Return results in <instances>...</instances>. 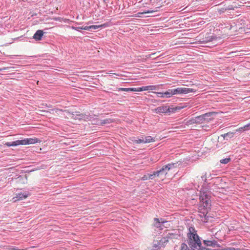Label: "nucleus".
<instances>
[{
	"instance_id": "1",
	"label": "nucleus",
	"mask_w": 250,
	"mask_h": 250,
	"mask_svg": "<svg viewBox=\"0 0 250 250\" xmlns=\"http://www.w3.org/2000/svg\"><path fill=\"white\" fill-rule=\"evenodd\" d=\"M211 206L210 196H209L204 190L200 191V204L199 206V213L200 217L205 218L208 212V209Z\"/></svg>"
},
{
	"instance_id": "2",
	"label": "nucleus",
	"mask_w": 250,
	"mask_h": 250,
	"mask_svg": "<svg viewBox=\"0 0 250 250\" xmlns=\"http://www.w3.org/2000/svg\"><path fill=\"white\" fill-rule=\"evenodd\" d=\"M191 231H193V233H190L189 236V245L194 250H222V249H212L203 247L197 231L193 229H191Z\"/></svg>"
},
{
	"instance_id": "3",
	"label": "nucleus",
	"mask_w": 250,
	"mask_h": 250,
	"mask_svg": "<svg viewBox=\"0 0 250 250\" xmlns=\"http://www.w3.org/2000/svg\"><path fill=\"white\" fill-rule=\"evenodd\" d=\"M178 167V163H171L167 164L164 166L159 170L156 171L158 176L160 175H164L166 177L168 171L176 168Z\"/></svg>"
},
{
	"instance_id": "4",
	"label": "nucleus",
	"mask_w": 250,
	"mask_h": 250,
	"mask_svg": "<svg viewBox=\"0 0 250 250\" xmlns=\"http://www.w3.org/2000/svg\"><path fill=\"white\" fill-rule=\"evenodd\" d=\"M173 95H184L190 92H195L196 90L193 88L187 87H177L171 89Z\"/></svg>"
},
{
	"instance_id": "5",
	"label": "nucleus",
	"mask_w": 250,
	"mask_h": 250,
	"mask_svg": "<svg viewBox=\"0 0 250 250\" xmlns=\"http://www.w3.org/2000/svg\"><path fill=\"white\" fill-rule=\"evenodd\" d=\"M191 229H193L194 230H195V228L194 227H189V228L188 229V235H187L188 243L190 248H189L186 244L183 243L181 244V246H180V249L179 250H194L193 249H192L191 247L189 245L190 239H189V236L190 233H191L192 232L193 233V231H191Z\"/></svg>"
},
{
	"instance_id": "6",
	"label": "nucleus",
	"mask_w": 250,
	"mask_h": 250,
	"mask_svg": "<svg viewBox=\"0 0 250 250\" xmlns=\"http://www.w3.org/2000/svg\"><path fill=\"white\" fill-rule=\"evenodd\" d=\"M154 221V226L157 228H159L160 229H162L163 227H166L165 224L167 223V221H165L163 218L159 219L155 218Z\"/></svg>"
},
{
	"instance_id": "7",
	"label": "nucleus",
	"mask_w": 250,
	"mask_h": 250,
	"mask_svg": "<svg viewBox=\"0 0 250 250\" xmlns=\"http://www.w3.org/2000/svg\"><path fill=\"white\" fill-rule=\"evenodd\" d=\"M203 244L204 247H220V246L218 244L217 241L214 239H210V240H204Z\"/></svg>"
},
{
	"instance_id": "8",
	"label": "nucleus",
	"mask_w": 250,
	"mask_h": 250,
	"mask_svg": "<svg viewBox=\"0 0 250 250\" xmlns=\"http://www.w3.org/2000/svg\"><path fill=\"white\" fill-rule=\"evenodd\" d=\"M72 118L75 120H86L88 119V116L85 114L80 113L79 112H75L72 113Z\"/></svg>"
},
{
	"instance_id": "9",
	"label": "nucleus",
	"mask_w": 250,
	"mask_h": 250,
	"mask_svg": "<svg viewBox=\"0 0 250 250\" xmlns=\"http://www.w3.org/2000/svg\"><path fill=\"white\" fill-rule=\"evenodd\" d=\"M39 140L37 138H26L21 140L22 145L34 144L38 143Z\"/></svg>"
},
{
	"instance_id": "10",
	"label": "nucleus",
	"mask_w": 250,
	"mask_h": 250,
	"mask_svg": "<svg viewBox=\"0 0 250 250\" xmlns=\"http://www.w3.org/2000/svg\"><path fill=\"white\" fill-rule=\"evenodd\" d=\"M217 114L215 112H209L203 114V115H206L204 118H205V122H209L213 119L214 116Z\"/></svg>"
},
{
	"instance_id": "11",
	"label": "nucleus",
	"mask_w": 250,
	"mask_h": 250,
	"mask_svg": "<svg viewBox=\"0 0 250 250\" xmlns=\"http://www.w3.org/2000/svg\"><path fill=\"white\" fill-rule=\"evenodd\" d=\"M217 39V37L213 35H208L206 36L205 38L202 39V41H200V42L203 43H208L210 42H212Z\"/></svg>"
},
{
	"instance_id": "12",
	"label": "nucleus",
	"mask_w": 250,
	"mask_h": 250,
	"mask_svg": "<svg viewBox=\"0 0 250 250\" xmlns=\"http://www.w3.org/2000/svg\"><path fill=\"white\" fill-rule=\"evenodd\" d=\"M155 177H158L157 171H154L152 174H147L144 175L141 179L143 181L147 180L148 179H153Z\"/></svg>"
},
{
	"instance_id": "13",
	"label": "nucleus",
	"mask_w": 250,
	"mask_h": 250,
	"mask_svg": "<svg viewBox=\"0 0 250 250\" xmlns=\"http://www.w3.org/2000/svg\"><path fill=\"white\" fill-rule=\"evenodd\" d=\"M169 110V106H161L157 107L155 109L156 113H167V111Z\"/></svg>"
},
{
	"instance_id": "14",
	"label": "nucleus",
	"mask_w": 250,
	"mask_h": 250,
	"mask_svg": "<svg viewBox=\"0 0 250 250\" xmlns=\"http://www.w3.org/2000/svg\"><path fill=\"white\" fill-rule=\"evenodd\" d=\"M206 115H203V114L200 116H198L197 117H195L194 119L192 120V122L193 123L196 124H201L205 122V118H204L205 117H206Z\"/></svg>"
},
{
	"instance_id": "15",
	"label": "nucleus",
	"mask_w": 250,
	"mask_h": 250,
	"mask_svg": "<svg viewBox=\"0 0 250 250\" xmlns=\"http://www.w3.org/2000/svg\"><path fill=\"white\" fill-rule=\"evenodd\" d=\"M43 35V32L42 30H37L33 36V39L36 41H40Z\"/></svg>"
},
{
	"instance_id": "16",
	"label": "nucleus",
	"mask_w": 250,
	"mask_h": 250,
	"mask_svg": "<svg viewBox=\"0 0 250 250\" xmlns=\"http://www.w3.org/2000/svg\"><path fill=\"white\" fill-rule=\"evenodd\" d=\"M5 145L7 146H17L19 145H22L21 140H18L15 141H13L12 142H7Z\"/></svg>"
},
{
	"instance_id": "17",
	"label": "nucleus",
	"mask_w": 250,
	"mask_h": 250,
	"mask_svg": "<svg viewBox=\"0 0 250 250\" xmlns=\"http://www.w3.org/2000/svg\"><path fill=\"white\" fill-rule=\"evenodd\" d=\"M29 195V193L24 192H20L18 193L16 195V198L18 199V200H22L26 198Z\"/></svg>"
},
{
	"instance_id": "18",
	"label": "nucleus",
	"mask_w": 250,
	"mask_h": 250,
	"mask_svg": "<svg viewBox=\"0 0 250 250\" xmlns=\"http://www.w3.org/2000/svg\"><path fill=\"white\" fill-rule=\"evenodd\" d=\"M113 122V120L111 119H105L104 120H101L97 124L98 125H103L105 124H108Z\"/></svg>"
},
{
	"instance_id": "19",
	"label": "nucleus",
	"mask_w": 250,
	"mask_h": 250,
	"mask_svg": "<svg viewBox=\"0 0 250 250\" xmlns=\"http://www.w3.org/2000/svg\"><path fill=\"white\" fill-rule=\"evenodd\" d=\"M161 85H162L161 84ZM160 86V85H147L145 86V89H146V91H153L156 90L158 89V87Z\"/></svg>"
},
{
	"instance_id": "20",
	"label": "nucleus",
	"mask_w": 250,
	"mask_h": 250,
	"mask_svg": "<svg viewBox=\"0 0 250 250\" xmlns=\"http://www.w3.org/2000/svg\"><path fill=\"white\" fill-rule=\"evenodd\" d=\"M235 134H236V132H229L224 134L221 135V136L223 137L224 139L228 140V138H231L232 137H233V135Z\"/></svg>"
},
{
	"instance_id": "21",
	"label": "nucleus",
	"mask_w": 250,
	"mask_h": 250,
	"mask_svg": "<svg viewBox=\"0 0 250 250\" xmlns=\"http://www.w3.org/2000/svg\"><path fill=\"white\" fill-rule=\"evenodd\" d=\"M168 241V239L167 238L163 237L159 241L157 242L160 247H165V243Z\"/></svg>"
},
{
	"instance_id": "22",
	"label": "nucleus",
	"mask_w": 250,
	"mask_h": 250,
	"mask_svg": "<svg viewBox=\"0 0 250 250\" xmlns=\"http://www.w3.org/2000/svg\"><path fill=\"white\" fill-rule=\"evenodd\" d=\"M173 93L171 89H168L167 91L165 92V98H170L173 96Z\"/></svg>"
},
{
	"instance_id": "23",
	"label": "nucleus",
	"mask_w": 250,
	"mask_h": 250,
	"mask_svg": "<svg viewBox=\"0 0 250 250\" xmlns=\"http://www.w3.org/2000/svg\"><path fill=\"white\" fill-rule=\"evenodd\" d=\"M155 141V138H152L150 136H148L145 137L144 140L145 143H149L150 142H153Z\"/></svg>"
},
{
	"instance_id": "24",
	"label": "nucleus",
	"mask_w": 250,
	"mask_h": 250,
	"mask_svg": "<svg viewBox=\"0 0 250 250\" xmlns=\"http://www.w3.org/2000/svg\"><path fill=\"white\" fill-rule=\"evenodd\" d=\"M104 26V24L99 25H90L91 31H92L94 30H96L99 28L103 27Z\"/></svg>"
},
{
	"instance_id": "25",
	"label": "nucleus",
	"mask_w": 250,
	"mask_h": 250,
	"mask_svg": "<svg viewBox=\"0 0 250 250\" xmlns=\"http://www.w3.org/2000/svg\"><path fill=\"white\" fill-rule=\"evenodd\" d=\"M145 86H143L140 87L133 88V90H132V91L140 92L143 91H146V89H145Z\"/></svg>"
},
{
	"instance_id": "26",
	"label": "nucleus",
	"mask_w": 250,
	"mask_h": 250,
	"mask_svg": "<svg viewBox=\"0 0 250 250\" xmlns=\"http://www.w3.org/2000/svg\"><path fill=\"white\" fill-rule=\"evenodd\" d=\"M230 161V158H226L225 159H223L220 160V162L221 164H227L229 163Z\"/></svg>"
},
{
	"instance_id": "27",
	"label": "nucleus",
	"mask_w": 250,
	"mask_h": 250,
	"mask_svg": "<svg viewBox=\"0 0 250 250\" xmlns=\"http://www.w3.org/2000/svg\"><path fill=\"white\" fill-rule=\"evenodd\" d=\"M132 90H133V88H119L118 89V91L129 92L132 91Z\"/></svg>"
},
{
	"instance_id": "28",
	"label": "nucleus",
	"mask_w": 250,
	"mask_h": 250,
	"mask_svg": "<svg viewBox=\"0 0 250 250\" xmlns=\"http://www.w3.org/2000/svg\"><path fill=\"white\" fill-rule=\"evenodd\" d=\"M132 141L133 142V143H135V144L145 143L144 139H139L138 140H136V139L132 140Z\"/></svg>"
},
{
	"instance_id": "29",
	"label": "nucleus",
	"mask_w": 250,
	"mask_h": 250,
	"mask_svg": "<svg viewBox=\"0 0 250 250\" xmlns=\"http://www.w3.org/2000/svg\"><path fill=\"white\" fill-rule=\"evenodd\" d=\"M155 93L157 95V96L159 98H165V92H155Z\"/></svg>"
},
{
	"instance_id": "30",
	"label": "nucleus",
	"mask_w": 250,
	"mask_h": 250,
	"mask_svg": "<svg viewBox=\"0 0 250 250\" xmlns=\"http://www.w3.org/2000/svg\"><path fill=\"white\" fill-rule=\"evenodd\" d=\"M71 28L73 30L79 31V32H81V30H82V27H80V26L76 27V26H71Z\"/></svg>"
},
{
	"instance_id": "31",
	"label": "nucleus",
	"mask_w": 250,
	"mask_h": 250,
	"mask_svg": "<svg viewBox=\"0 0 250 250\" xmlns=\"http://www.w3.org/2000/svg\"><path fill=\"white\" fill-rule=\"evenodd\" d=\"M201 178H202V180H203L204 181L205 183H207V173H205L204 175H203L201 176Z\"/></svg>"
},
{
	"instance_id": "32",
	"label": "nucleus",
	"mask_w": 250,
	"mask_h": 250,
	"mask_svg": "<svg viewBox=\"0 0 250 250\" xmlns=\"http://www.w3.org/2000/svg\"><path fill=\"white\" fill-rule=\"evenodd\" d=\"M153 248L154 250H158L160 248V246H159L158 242L157 243L154 242L153 245Z\"/></svg>"
},
{
	"instance_id": "33",
	"label": "nucleus",
	"mask_w": 250,
	"mask_h": 250,
	"mask_svg": "<svg viewBox=\"0 0 250 250\" xmlns=\"http://www.w3.org/2000/svg\"><path fill=\"white\" fill-rule=\"evenodd\" d=\"M222 250H242L239 248L235 249L234 248L230 247V248H225V249H222Z\"/></svg>"
},
{
	"instance_id": "34",
	"label": "nucleus",
	"mask_w": 250,
	"mask_h": 250,
	"mask_svg": "<svg viewBox=\"0 0 250 250\" xmlns=\"http://www.w3.org/2000/svg\"><path fill=\"white\" fill-rule=\"evenodd\" d=\"M234 132H236V133H237V132L241 133L244 132V129H243L242 127H241L239 128L238 129L235 130Z\"/></svg>"
},
{
	"instance_id": "35",
	"label": "nucleus",
	"mask_w": 250,
	"mask_h": 250,
	"mask_svg": "<svg viewBox=\"0 0 250 250\" xmlns=\"http://www.w3.org/2000/svg\"><path fill=\"white\" fill-rule=\"evenodd\" d=\"M82 30H88L91 31L90 26H82Z\"/></svg>"
},
{
	"instance_id": "36",
	"label": "nucleus",
	"mask_w": 250,
	"mask_h": 250,
	"mask_svg": "<svg viewBox=\"0 0 250 250\" xmlns=\"http://www.w3.org/2000/svg\"><path fill=\"white\" fill-rule=\"evenodd\" d=\"M153 12V11L148 10L147 11H145V12H142V13H138V14H146V13H152Z\"/></svg>"
},
{
	"instance_id": "37",
	"label": "nucleus",
	"mask_w": 250,
	"mask_h": 250,
	"mask_svg": "<svg viewBox=\"0 0 250 250\" xmlns=\"http://www.w3.org/2000/svg\"><path fill=\"white\" fill-rule=\"evenodd\" d=\"M175 111V109L174 108H171L169 106V110L167 111V113L173 112Z\"/></svg>"
},
{
	"instance_id": "38",
	"label": "nucleus",
	"mask_w": 250,
	"mask_h": 250,
	"mask_svg": "<svg viewBox=\"0 0 250 250\" xmlns=\"http://www.w3.org/2000/svg\"><path fill=\"white\" fill-rule=\"evenodd\" d=\"M212 178L213 177H212V174L211 173H209L208 175H207V179H208L209 180H211Z\"/></svg>"
},
{
	"instance_id": "39",
	"label": "nucleus",
	"mask_w": 250,
	"mask_h": 250,
	"mask_svg": "<svg viewBox=\"0 0 250 250\" xmlns=\"http://www.w3.org/2000/svg\"><path fill=\"white\" fill-rule=\"evenodd\" d=\"M243 129H244V131L246 130H249V127H246V125L242 127Z\"/></svg>"
},
{
	"instance_id": "40",
	"label": "nucleus",
	"mask_w": 250,
	"mask_h": 250,
	"mask_svg": "<svg viewBox=\"0 0 250 250\" xmlns=\"http://www.w3.org/2000/svg\"><path fill=\"white\" fill-rule=\"evenodd\" d=\"M246 127H249V129H250V123L246 125Z\"/></svg>"
},
{
	"instance_id": "41",
	"label": "nucleus",
	"mask_w": 250,
	"mask_h": 250,
	"mask_svg": "<svg viewBox=\"0 0 250 250\" xmlns=\"http://www.w3.org/2000/svg\"><path fill=\"white\" fill-rule=\"evenodd\" d=\"M246 127H249V129H250V123L246 125Z\"/></svg>"
},
{
	"instance_id": "42",
	"label": "nucleus",
	"mask_w": 250,
	"mask_h": 250,
	"mask_svg": "<svg viewBox=\"0 0 250 250\" xmlns=\"http://www.w3.org/2000/svg\"><path fill=\"white\" fill-rule=\"evenodd\" d=\"M76 23L77 24H80V23H79L78 22H76Z\"/></svg>"
}]
</instances>
